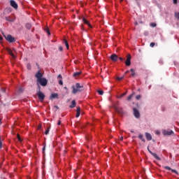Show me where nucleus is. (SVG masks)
I'll return each mask as SVG.
<instances>
[{"instance_id":"4468645a","label":"nucleus","mask_w":179,"mask_h":179,"mask_svg":"<svg viewBox=\"0 0 179 179\" xmlns=\"http://www.w3.org/2000/svg\"><path fill=\"white\" fill-rule=\"evenodd\" d=\"M50 100H52L54 99H58V94L57 93H52L50 96Z\"/></svg>"},{"instance_id":"b1692460","label":"nucleus","mask_w":179,"mask_h":179,"mask_svg":"<svg viewBox=\"0 0 179 179\" xmlns=\"http://www.w3.org/2000/svg\"><path fill=\"white\" fill-rule=\"evenodd\" d=\"M138 138L139 139H141V141H142L143 142H145V138H143V135L139 134Z\"/></svg>"},{"instance_id":"ddd939ff","label":"nucleus","mask_w":179,"mask_h":179,"mask_svg":"<svg viewBox=\"0 0 179 179\" xmlns=\"http://www.w3.org/2000/svg\"><path fill=\"white\" fill-rule=\"evenodd\" d=\"M164 169H165V170H171L172 173H175V174L178 175V172L175 169H172L171 168H170V166H164Z\"/></svg>"},{"instance_id":"58836bf2","label":"nucleus","mask_w":179,"mask_h":179,"mask_svg":"<svg viewBox=\"0 0 179 179\" xmlns=\"http://www.w3.org/2000/svg\"><path fill=\"white\" fill-rule=\"evenodd\" d=\"M64 48H62V46H59V51H63Z\"/></svg>"},{"instance_id":"5fc2aeb1","label":"nucleus","mask_w":179,"mask_h":179,"mask_svg":"<svg viewBox=\"0 0 179 179\" xmlns=\"http://www.w3.org/2000/svg\"><path fill=\"white\" fill-rule=\"evenodd\" d=\"M81 29L83 30V25L81 24Z\"/></svg>"},{"instance_id":"aec40b11","label":"nucleus","mask_w":179,"mask_h":179,"mask_svg":"<svg viewBox=\"0 0 179 179\" xmlns=\"http://www.w3.org/2000/svg\"><path fill=\"white\" fill-rule=\"evenodd\" d=\"M64 43L67 48V50H69V43H68V41H66V39L64 40Z\"/></svg>"},{"instance_id":"f704fd0d","label":"nucleus","mask_w":179,"mask_h":179,"mask_svg":"<svg viewBox=\"0 0 179 179\" xmlns=\"http://www.w3.org/2000/svg\"><path fill=\"white\" fill-rule=\"evenodd\" d=\"M141 97H142L141 95H137L136 96V100H141Z\"/></svg>"},{"instance_id":"c85d7f7f","label":"nucleus","mask_w":179,"mask_h":179,"mask_svg":"<svg viewBox=\"0 0 179 179\" xmlns=\"http://www.w3.org/2000/svg\"><path fill=\"white\" fill-rule=\"evenodd\" d=\"M27 69H29V70L31 69V65L29 63H28V64H27Z\"/></svg>"},{"instance_id":"4be33fe9","label":"nucleus","mask_w":179,"mask_h":179,"mask_svg":"<svg viewBox=\"0 0 179 179\" xmlns=\"http://www.w3.org/2000/svg\"><path fill=\"white\" fill-rule=\"evenodd\" d=\"M134 96H135V92H132L131 94H130L128 97H127V100L129 101L131 100V99H132V97H134Z\"/></svg>"},{"instance_id":"f8f14e48","label":"nucleus","mask_w":179,"mask_h":179,"mask_svg":"<svg viewBox=\"0 0 179 179\" xmlns=\"http://www.w3.org/2000/svg\"><path fill=\"white\" fill-rule=\"evenodd\" d=\"M5 19L7 20V22H15V18L12 16L5 17Z\"/></svg>"},{"instance_id":"412c9836","label":"nucleus","mask_w":179,"mask_h":179,"mask_svg":"<svg viewBox=\"0 0 179 179\" xmlns=\"http://www.w3.org/2000/svg\"><path fill=\"white\" fill-rule=\"evenodd\" d=\"M31 24L30 23H27L25 25L26 29H27L28 30H30V29H31Z\"/></svg>"},{"instance_id":"2eb2a0df","label":"nucleus","mask_w":179,"mask_h":179,"mask_svg":"<svg viewBox=\"0 0 179 179\" xmlns=\"http://www.w3.org/2000/svg\"><path fill=\"white\" fill-rule=\"evenodd\" d=\"M82 20H83V22L85 23V24H87V26H89L90 27L92 28V24H90L89 21H87V20H86V18L83 17Z\"/></svg>"},{"instance_id":"0eeeda50","label":"nucleus","mask_w":179,"mask_h":179,"mask_svg":"<svg viewBox=\"0 0 179 179\" xmlns=\"http://www.w3.org/2000/svg\"><path fill=\"white\" fill-rule=\"evenodd\" d=\"M125 65L126 66H131V55L129 54L127 56V59L125 61Z\"/></svg>"},{"instance_id":"7c9ffc66","label":"nucleus","mask_w":179,"mask_h":179,"mask_svg":"<svg viewBox=\"0 0 179 179\" xmlns=\"http://www.w3.org/2000/svg\"><path fill=\"white\" fill-rule=\"evenodd\" d=\"M127 94V92H124L123 94H122L120 96L119 99H122V97H124V96H125Z\"/></svg>"},{"instance_id":"a211bd4d","label":"nucleus","mask_w":179,"mask_h":179,"mask_svg":"<svg viewBox=\"0 0 179 179\" xmlns=\"http://www.w3.org/2000/svg\"><path fill=\"white\" fill-rule=\"evenodd\" d=\"M81 74H82V71H78V72H75L73 74V78H76L77 76H79Z\"/></svg>"},{"instance_id":"de8ad7c7","label":"nucleus","mask_w":179,"mask_h":179,"mask_svg":"<svg viewBox=\"0 0 179 179\" xmlns=\"http://www.w3.org/2000/svg\"><path fill=\"white\" fill-rule=\"evenodd\" d=\"M174 5H177V0H173Z\"/></svg>"},{"instance_id":"cd10ccee","label":"nucleus","mask_w":179,"mask_h":179,"mask_svg":"<svg viewBox=\"0 0 179 179\" xmlns=\"http://www.w3.org/2000/svg\"><path fill=\"white\" fill-rule=\"evenodd\" d=\"M17 141L19 142H22V138H20V134H17Z\"/></svg>"},{"instance_id":"37998d69","label":"nucleus","mask_w":179,"mask_h":179,"mask_svg":"<svg viewBox=\"0 0 179 179\" xmlns=\"http://www.w3.org/2000/svg\"><path fill=\"white\" fill-rule=\"evenodd\" d=\"M58 79H62V76H61V74H59L58 76H57Z\"/></svg>"},{"instance_id":"79ce46f5","label":"nucleus","mask_w":179,"mask_h":179,"mask_svg":"<svg viewBox=\"0 0 179 179\" xmlns=\"http://www.w3.org/2000/svg\"><path fill=\"white\" fill-rule=\"evenodd\" d=\"M144 36H149V32L148 31H145L144 32Z\"/></svg>"},{"instance_id":"e433bc0d","label":"nucleus","mask_w":179,"mask_h":179,"mask_svg":"<svg viewBox=\"0 0 179 179\" xmlns=\"http://www.w3.org/2000/svg\"><path fill=\"white\" fill-rule=\"evenodd\" d=\"M117 80H122V79H124V76H122V77H117Z\"/></svg>"},{"instance_id":"09e8293b","label":"nucleus","mask_w":179,"mask_h":179,"mask_svg":"<svg viewBox=\"0 0 179 179\" xmlns=\"http://www.w3.org/2000/svg\"><path fill=\"white\" fill-rule=\"evenodd\" d=\"M61 124V120H59L57 122V125H60Z\"/></svg>"},{"instance_id":"a19ab883","label":"nucleus","mask_w":179,"mask_h":179,"mask_svg":"<svg viewBox=\"0 0 179 179\" xmlns=\"http://www.w3.org/2000/svg\"><path fill=\"white\" fill-rule=\"evenodd\" d=\"M59 85H61L62 86V85H64V83L62 82V80H60L59 81Z\"/></svg>"},{"instance_id":"6e6552de","label":"nucleus","mask_w":179,"mask_h":179,"mask_svg":"<svg viewBox=\"0 0 179 179\" xmlns=\"http://www.w3.org/2000/svg\"><path fill=\"white\" fill-rule=\"evenodd\" d=\"M133 111H134V115L136 118H139V117H141V113H139V110H138V109H136V108H134Z\"/></svg>"},{"instance_id":"f03ea898","label":"nucleus","mask_w":179,"mask_h":179,"mask_svg":"<svg viewBox=\"0 0 179 179\" xmlns=\"http://www.w3.org/2000/svg\"><path fill=\"white\" fill-rule=\"evenodd\" d=\"M71 87L73 89L71 93L73 94H76V93L79 92H83V85H80L79 83L76 84V87L75 85H73Z\"/></svg>"},{"instance_id":"20e7f679","label":"nucleus","mask_w":179,"mask_h":179,"mask_svg":"<svg viewBox=\"0 0 179 179\" xmlns=\"http://www.w3.org/2000/svg\"><path fill=\"white\" fill-rule=\"evenodd\" d=\"M3 37L6 38L8 43H15L16 41V39L15 37L12 36V35L8 34V35H4Z\"/></svg>"},{"instance_id":"052dcab7","label":"nucleus","mask_w":179,"mask_h":179,"mask_svg":"<svg viewBox=\"0 0 179 179\" xmlns=\"http://www.w3.org/2000/svg\"><path fill=\"white\" fill-rule=\"evenodd\" d=\"M140 23H143V22H141Z\"/></svg>"},{"instance_id":"6ab92c4d","label":"nucleus","mask_w":179,"mask_h":179,"mask_svg":"<svg viewBox=\"0 0 179 179\" xmlns=\"http://www.w3.org/2000/svg\"><path fill=\"white\" fill-rule=\"evenodd\" d=\"M7 51H8V54H10V55H11V57H13V58H15V55L13 54V52H12V50L8 48Z\"/></svg>"},{"instance_id":"9d476101","label":"nucleus","mask_w":179,"mask_h":179,"mask_svg":"<svg viewBox=\"0 0 179 179\" xmlns=\"http://www.w3.org/2000/svg\"><path fill=\"white\" fill-rule=\"evenodd\" d=\"M163 134L165 136L174 135V131H173L172 130H165L164 131Z\"/></svg>"},{"instance_id":"423d86ee","label":"nucleus","mask_w":179,"mask_h":179,"mask_svg":"<svg viewBox=\"0 0 179 179\" xmlns=\"http://www.w3.org/2000/svg\"><path fill=\"white\" fill-rule=\"evenodd\" d=\"M114 108H115V111L117 113H118L119 114H121V115L124 114V110H122V108H120L118 106H115Z\"/></svg>"},{"instance_id":"4c0bfd02","label":"nucleus","mask_w":179,"mask_h":179,"mask_svg":"<svg viewBox=\"0 0 179 179\" xmlns=\"http://www.w3.org/2000/svg\"><path fill=\"white\" fill-rule=\"evenodd\" d=\"M76 113H80V107H77Z\"/></svg>"},{"instance_id":"39448f33","label":"nucleus","mask_w":179,"mask_h":179,"mask_svg":"<svg viewBox=\"0 0 179 179\" xmlns=\"http://www.w3.org/2000/svg\"><path fill=\"white\" fill-rule=\"evenodd\" d=\"M149 153H150V155H152V156H153V157H155V159H156V160H162V158H160L159 157L157 156V154L152 152L150 149H149V146L147 148Z\"/></svg>"},{"instance_id":"49530a36","label":"nucleus","mask_w":179,"mask_h":179,"mask_svg":"<svg viewBox=\"0 0 179 179\" xmlns=\"http://www.w3.org/2000/svg\"><path fill=\"white\" fill-rule=\"evenodd\" d=\"M2 148V141H1V140H0V149H1Z\"/></svg>"},{"instance_id":"13d9d810","label":"nucleus","mask_w":179,"mask_h":179,"mask_svg":"<svg viewBox=\"0 0 179 179\" xmlns=\"http://www.w3.org/2000/svg\"><path fill=\"white\" fill-rule=\"evenodd\" d=\"M122 1H124V0H120V2H122Z\"/></svg>"},{"instance_id":"c756f323","label":"nucleus","mask_w":179,"mask_h":179,"mask_svg":"<svg viewBox=\"0 0 179 179\" xmlns=\"http://www.w3.org/2000/svg\"><path fill=\"white\" fill-rule=\"evenodd\" d=\"M155 45H156V43H155L154 42H152V43L150 44V47H151L152 48H153V47H155Z\"/></svg>"},{"instance_id":"2f4dec72","label":"nucleus","mask_w":179,"mask_h":179,"mask_svg":"<svg viewBox=\"0 0 179 179\" xmlns=\"http://www.w3.org/2000/svg\"><path fill=\"white\" fill-rule=\"evenodd\" d=\"M80 115V112H76V118H79Z\"/></svg>"},{"instance_id":"bb28decb","label":"nucleus","mask_w":179,"mask_h":179,"mask_svg":"<svg viewBox=\"0 0 179 179\" xmlns=\"http://www.w3.org/2000/svg\"><path fill=\"white\" fill-rule=\"evenodd\" d=\"M150 26H151V27H156L157 24L155 22H152L150 24Z\"/></svg>"},{"instance_id":"4d7b16f0","label":"nucleus","mask_w":179,"mask_h":179,"mask_svg":"<svg viewBox=\"0 0 179 179\" xmlns=\"http://www.w3.org/2000/svg\"><path fill=\"white\" fill-rule=\"evenodd\" d=\"M2 40V37L0 38V41Z\"/></svg>"},{"instance_id":"9b49d317","label":"nucleus","mask_w":179,"mask_h":179,"mask_svg":"<svg viewBox=\"0 0 179 179\" xmlns=\"http://www.w3.org/2000/svg\"><path fill=\"white\" fill-rule=\"evenodd\" d=\"M10 3L12 8H14V9H17V4L16 3V1H15V0H10Z\"/></svg>"},{"instance_id":"603ef678","label":"nucleus","mask_w":179,"mask_h":179,"mask_svg":"<svg viewBox=\"0 0 179 179\" xmlns=\"http://www.w3.org/2000/svg\"><path fill=\"white\" fill-rule=\"evenodd\" d=\"M124 73H125V74H127V73H129V70H127Z\"/></svg>"},{"instance_id":"8fccbe9b","label":"nucleus","mask_w":179,"mask_h":179,"mask_svg":"<svg viewBox=\"0 0 179 179\" xmlns=\"http://www.w3.org/2000/svg\"><path fill=\"white\" fill-rule=\"evenodd\" d=\"M119 59H120V61H124V59H123L122 57H120Z\"/></svg>"},{"instance_id":"f3484780","label":"nucleus","mask_w":179,"mask_h":179,"mask_svg":"<svg viewBox=\"0 0 179 179\" xmlns=\"http://www.w3.org/2000/svg\"><path fill=\"white\" fill-rule=\"evenodd\" d=\"M76 107V101L75 100H73L71 102V105H70V108H75Z\"/></svg>"},{"instance_id":"c9c22d12","label":"nucleus","mask_w":179,"mask_h":179,"mask_svg":"<svg viewBox=\"0 0 179 179\" xmlns=\"http://www.w3.org/2000/svg\"><path fill=\"white\" fill-rule=\"evenodd\" d=\"M50 132V129H48L45 131V135H48Z\"/></svg>"},{"instance_id":"5701e85b","label":"nucleus","mask_w":179,"mask_h":179,"mask_svg":"<svg viewBox=\"0 0 179 179\" xmlns=\"http://www.w3.org/2000/svg\"><path fill=\"white\" fill-rule=\"evenodd\" d=\"M130 72H131V76H135L136 73H135V70L134 69H131Z\"/></svg>"},{"instance_id":"c03bdc74","label":"nucleus","mask_w":179,"mask_h":179,"mask_svg":"<svg viewBox=\"0 0 179 179\" xmlns=\"http://www.w3.org/2000/svg\"><path fill=\"white\" fill-rule=\"evenodd\" d=\"M54 107L56 108V110H59V107H58V106H55Z\"/></svg>"},{"instance_id":"ea45409f","label":"nucleus","mask_w":179,"mask_h":179,"mask_svg":"<svg viewBox=\"0 0 179 179\" xmlns=\"http://www.w3.org/2000/svg\"><path fill=\"white\" fill-rule=\"evenodd\" d=\"M42 152L43 153H45V145H44V147L43 148Z\"/></svg>"},{"instance_id":"bf43d9fd","label":"nucleus","mask_w":179,"mask_h":179,"mask_svg":"<svg viewBox=\"0 0 179 179\" xmlns=\"http://www.w3.org/2000/svg\"><path fill=\"white\" fill-rule=\"evenodd\" d=\"M131 132L134 133V131H131Z\"/></svg>"},{"instance_id":"7ed1b4c3","label":"nucleus","mask_w":179,"mask_h":179,"mask_svg":"<svg viewBox=\"0 0 179 179\" xmlns=\"http://www.w3.org/2000/svg\"><path fill=\"white\" fill-rule=\"evenodd\" d=\"M41 90V87L38 85V92L36 93V94L40 101L43 103L44 101V99H45V95L44 94V93L40 91Z\"/></svg>"},{"instance_id":"72a5a7b5","label":"nucleus","mask_w":179,"mask_h":179,"mask_svg":"<svg viewBox=\"0 0 179 179\" xmlns=\"http://www.w3.org/2000/svg\"><path fill=\"white\" fill-rule=\"evenodd\" d=\"M175 17H176V19H179V13H176L175 14Z\"/></svg>"},{"instance_id":"393cba45","label":"nucleus","mask_w":179,"mask_h":179,"mask_svg":"<svg viewBox=\"0 0 179 179\" xmlns=\"http://www.w3.org/2000/svg\"><path fill=\"white\" fill-rule=\"evenodd\" d=\"M24 90L22 87H18V93H23Z\"/></svg>"},{"instance_id":"6e6d98bb","label":"nucleus","mask_w":179,"mask_h":179,"mask_svg":"<svg viewBox=\"0 0 179 179\" xmlns=\"http://www.w3.org/2000/svg\"><path fill=\"white\" fill-rule=\"evenodd\" d=\"M1 121H2V120L0 118V125H1Z\"/></svg>"},{"instance_id":"f257e3e1","label":"nucleus","mask_w":179,"mask_h":179,"mask_svg":"<svg viewBox=\"0 0 179 179\" xmlns=\"http://www.w3.org/2000/svg\"><path fill=\"white\" fill-rule=\"evenodd\" d=\"M35 78H36V82H37V85H38V86H43V87H45V86H47V84L48 83V80H46L45 78H43V73H41V72L39 71L36 73V74L35 75Z\"/></svg>"},{"instance_id":"3c124183","label":"nucleus","mask_w":179,"mask_h":179,"mask_svg":"<svg viewBox=\"0 0 179 179\" xmlns=\"http://www.w3.org/2000/svg\"><path fill=\"white\" fill-rule=\"evenodd\" d=\"M120 141H124V137L121 136L120 137Z\"/></svg>"},{"instance_id":"864d4df0","label":"nucleus","mask_w":179,"mask_h":179,"mask_svg":"<svg viewBox=\"0 0 179 179\" xmlns=\"http://www.w3.org/2000/svg\"><path fill=\"white\" fill-rule=\"evenodd\" d=\"M134 24H135V26H138V22H136L134 23Z\"/></svg>"},{"instance_id":"dca6fc26","label":"nucleus","mask_w":179,"mask_h":179,"mask_svg":"<svg viewBox=\"0 0 179 179\" xmlns=\"http://www.w3.org/2000/svg\"><path fill=\"white\" fill-rule=\"evenodd\" d=\"M145 138L147 141H152V135L149 133H145Z\"/></svg>"},{"instance_id":"a18cd8bd","label":"nucleus","mask_w":179,"mask_h":179,"mask_svg":"<svg viewBox=\"0 0 179 179\" xmlns=\"http://www.w3.org/2000/svg\"><path fill=\"white\" fill-rule=\"evenodd\" d=\"M80 125V123H79V122H78L76 124V127H79Z\"/></svg>"},{"instance_id":"a878e982","label":"nucleus","mask_w":179,"mask_h":179,"mask_svg":"<svg viewBox=\"0 0 179 179\" xmlns=\"http://www.w3.org/2000/svg\"><path fill=\"white\" fill-rule=\"evenodd\" d=\"M97 92L99 94H100V96H103V94H104V92L101 90H98Z\"/></svg>"},{"instance_id":"1a4fd4ad","label":"nucleus","mask_w":179,"mask_h":179,"mask_svg":"<svg viewBox=\"0 0 179 179\" xmlns=\"http://www.w3.org/2000/svg\"><path fill=\"white\" fill-rule=\"evenodd\" d=\"M110 58L113 62H117V61H118V56L115 54L111 55Z\"/></svg>"},{"instance_id":"473e14b6","label":"nucleus","mask_w":179,"mask_h":179,"mask_svg":"<svg viewBox=\"0 0 179 179\" xmlns=\"http://www.w3.org/2000/svg\"><path fill=\"white\" fill-rule=\"evenodd\" d=\"M46 32L50 36L51 34V32H50V29L48 28L46 29Z\"/></svg>"}]
</instances>
